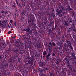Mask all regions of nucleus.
I'll list each match as a JSON object with an SVG mask.
<instances>
[{
  "label": "nucleus",
  "mask_w": 76,
  "mask_h": 76,
  "mask_svg": "<svg viewBox=\"0 0 76 76\" xmlns=\"http://www.w3.org/2000/svg\"><path fill=\"white\" fill-rule=\"evenodd\" d=\"M4 23H6V21L4 20Z\"/></svg>",
  "instance_id": "dca6fc26"
},
{
  "label": "nucleus",
  "mask_w": 76,
  "mask_h": 76,
  "mask_svg": "<svg viewBox=\"0 0 76 76\" xmlns=\"http://www.w3.org/2000/svg\"><path fill=\"white\" fill-rule=\"evenodd\" d=\"M9 26V28H10V26Z\"/></svg>",
  "instance_id": "412c9836"
},
{
  "label": "nucleus",
  "mask_w": 76,
  "mask_h": 76,
  "mask_svg": "<svg viewBox=\"0 0 76 76\" xmlns=\"http://www.w3.org/2000/svg\"><path fill=\"white\" fill-rule=\"evenodd\" d=\"M25 31H26L27 32H28V31H29V29H26L25 30Z\"/></svg>",
  "instance_id": "f03ea898"
},
{
  "label": "nucleus",
  "mask_w": 76,
  "mask_h": 76,
  "mask_svg": "<svg viewBox=\"0 0 76 76\" xmlns=\"http://www.w3.org/2000/svg\"><path fill=\"white\" fill-rule=\"evenodd\" d=\"M1 18V16H0V18Z\"/></svg>",
  "instance_id": "4be33fe9"
},
{
  "label": "nucleus",
  "mask_w": 76,
  "mask_h": 76,
  "mask_svg": "<svg viewBox=\"0 0 76 76\" xmlns=\"http://www.w3.org/2000/svg\"><path fill=\"white\" fill-rule=\"evenodd\" d=\"M48 57H50V53H48Z\"/></svg>",
  "instance_id": "20e7f679"
},
{
  "label": "nucleus",
  "mask_w": 76,
  "mask_h": 76,
  "mask_svg": "<svg viewBox=\"0 0 76 76\" xmlns=\"http://www.w3.org/2000/svg\"><path fill=\"white\" fill-rule=\"evenodd\" d=\"M10 33H11V31H9L8 33V34H10Z\"/></svg>",
  "instance_id": "0eeeda50"
},
{
  "label": "nucleus",
  "mask_w": 76,
  "mask_h": 76,
  "mask_svg": "<svg viewBox=\"0 0 76 76\" xmlns=\"http://www.w3.org/2000/svg\"><path fill=\"white\" fill-rule=\"evenodd\" d=\"M0 25H1V21H0Z\"/></svg>",
  "instance_id": "f3484780"
},
{
  "label": "nucleus",
  "mask_w": 76,
  "mask_h": 76,
  "mask_svg": "<svg viewBox=\"0 0 76 76\" xmlns=\"http://www.w3.org/2000/svg\"><path fill=\"white\" fill-rule=\"evenodd\" d=\"M56 64H57V65L58 64H59V62L57 61V63H56Z\"/></svg>",
  "instance_id": "9d476101"
},
{
  "label": "nucleus",
  "mask_w": 76,
  "mask_h": 76,
  "mask_svg": "<svg viewBox=\"0 0 76 76\" xmlns=\"http://www.w3.org/2000/svg\"><path fill=\"white\" fill-rule=\"evenodd\" d=\"M70 48H71V49H72V46H71V45H70Z\"/></svg>",
  "instance_id": "6e6552de"
},
{
  "label": "nucleus",
  "mask_w": 76,
  "mask_h": 76,
  "mask_svg": "<svg viewBox=\"0 0 76 76\" xmlns=\"http://www.w3.org/2000/svg\"><path fill=\"white\" fill-rule=\"evenodd\" d=\"M52 56H55V54L54 53H53Z\"/></svg>",
  "instance_id": "9b49d317"
},
{
  "label": "nucleus",
  "mask_w": 76,
  "mask_h": 76,
  "mask_svg": "<svg viewBox=\"0 0 76 76\" xmlns=\"http://www.w3.org/2000/svg\"><path fill=\"white\" fill-rule=\"evenodd\" d=\"M7 12V11H5V14H6Z\"/></svg>",
  "instance_id": "f8f14e48"
},
{
  "label": "nucleus",
  "mask_w": 76,
  "mask_h": 76,
  "mask_svg": "<svg viewBox=\"0 0 76 76\" xmlns=\"http://www.w3.org/2000/svg\"><path fill=\"white\" fill-rule=\"evenodd\" d=\"M39 76H42V75H41V74L39 75Z\"/></svg>",
  "instance_id": "4468645a"
},
{
  "label": "nucleus",
  "mask_w": 76,
  "mask_h": 76,
  "mask_svg": "<svg viewBox=\"0 0 76 76\" xmlns=\"http://www.w3.org/2000/svg\"><path fill=\"white\" fill-rule=\"evenodd\" d=\"M43 55L44 56H45V55H46V51H44V52H43Z\"/></svg>",
  "instance_id": "f257e3e1"
},
{
  "label": "nucleus",
  "mask_w": 76,
  "mask_h": 76,
  "mask_svg": "<svg viewBox=\"0 0 76 76\" xmlns=\"http://www.w3.org/2000/svg\"><path fill=\"white\" fill-rule=\"evenodd\" d=\"M10 22L11 23H12L13 22V21L12 20H10Z\"/></svg>",
  "instance_id": "7ed1b4c3"
},
{
  "label": "nucleus",
  "mask_w": 76,
  "mask_h": 76,
  "mask_svg": "<svg viewBox=\"0 0 76 76\" xmlns=\"http://www.w3.org/2000/svg\"><path fill=\"white\" fill-rule=\"evenodd\" d=\"M53 46H56V44L54 43H53Z\"/></svg>",
  "instance_id": "423d86ee"
},
{
  "label": "nucleus",
  "mask_w": 76,
  "mask_h": 76,
  "mask_svg": "<svg viewBox=\"0 0 76 76\" xmlns=\"http://www.w3.org/2000/svg\"><path fill=\"white\" fill-rule=\"evenodd\" d=\"M54 75H54V74H53V76H54Z\"/></svg>",
  "instance_id": "aec40b11"
},
{
  "label": "nucleus",
  "mask_w": 76,
  "mask_h": 76,
  "mask_svg": "<svg viewBox=\"0 0 76 76\" xmlns=\"http://www.w3.org/2000/svg\"><path fill=\"white\" fill-rule=\"evenodd\" d=\"M45 69L46 70H47V68H46Z\"/></svg>",
  "instance_id": "a211bd4d"
},
{
  "label": "nucleus",
  "mask_w": 76,
  "mask_h": 76,
  "mask_svg": "<svg viewBox=\"0 0 76 76\" xmlns=\"http://www.w3.org/2000/svg\"><path fill=\"white\" fill-rule=\"evenodd\" d=\"M48 56H47V58H48V59H49V58H47Z\"/></svg>",
  "instance_id": "6ab92c4d"
},
{
  "label": "nucleus",
  "mask_w": 76,
  "mask_h": 76,
  "mask_svg": "<svg viewBox=\"0 0 76 76\" xmlns=\"http://www.w3.org/2000/svg\"><path fill=\"white\" fill-rule=\"evenodd\" d=\"M49 45H50V46H52V45H51V42H49Z\"/></svg>",
  "instance_id": "39448f33"
},
{
  "label": "nucleus",
  "mask_w": 76,
  "mask_h": 76,
  "mask_svg": "<svg viewBox=\"0 0 76 76\" xmlns=\"http://www.w3.org/2000/svg\"><path fill=\"white\" fill-rule=\"evenodd\" d=\"M1 13H4V11H2L1 12Z\"/></svg>",
  "instance_id": "2eb2a0df"
},
{
  "label": "nucleus",
  "mask_w": 76,
  "mask_h": 76,
  "mask_svg": "<svg viewBox=\"0 0 76 76\" xmlns=\"http://www.w3.org/2000/svg\"><path fill=\"white\" fill-rule=\"evenodd\" d=\"M52 75H53V73H51L50 76H52Z\"/></svg>",
  "instance_id": "ddd939ff"
},
{
  "label": "nucleus",
  "mask_w": 76,
  "mask_h": 76,
  "mask_svg": "<svg viewBox=\"0 0 76 76\" xmlns=\"http://www.w3.org/2000/svg\"><path fill=\"white\" fill-rule=\"evenodd\" d=\"M16 3L17 4H18V1L17 0L16 1Z\"/></svg>",
  "instance_id": "1a4fd4ad"
}]
</instances>
